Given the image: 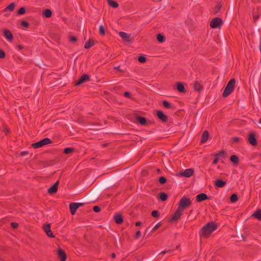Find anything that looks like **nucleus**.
I'll use <instances>...</instances> for the list:
<instances>
[{"label": "nucleus", "mask_w": 261, "mask_h": 261, "mask_svg": "<svg viewBox=\"0 0 261 261\" xmlns=\"http://www.w3.org/2000/svg\"><path fill=\"white\" fill-rule=\"evenodd\" d=\"M6 57V53L5 51L0 49V59H4Z\"/></svg>", "instance_id": "3c124183"}, {"label": "nucleus", "mask_w": 261, "mask_h": 261, "mask_svg": "<svg viewBox=\"0 0 261 261\" xmlns=\"http://www.w3.org/2000/svg\"><path fill=\"white\" fill-rule=\"evenodd\" d=\"M59 184V181H56L53 186L48 188L47 190L48 193L51 195L56 193L58 191Z\"/></svg>", "instance_id": "4468645a"}, {"label": "nucleus", "mask_w": 261, "mask_h": 261, "mask_svg": "<svg viewBox=\"0 0 261 261\" xmlns=\"http://www.w3.org/2000/svg\"><path fill=\"white\" fill-rule=\"evenodd\" d=\"M194 171L192 168L187 169L185 170L183 172H180L179 175L181 176H184L186 177H190L193 175L194 174Z\"/></svg>", "instance_id": "f8f14e48"}, {"label": "nucleus", "mask_w": 261, "mask_h": 261, "mask_svg": "<svg viewBox=\"0 0 261 261\" xmlns=\"http://www.w3.org/2000/svg\"><path fill=\"white\" fill-rule=\"evenodd\" d=\"M176 88L178 91L180 93H185L186 92L183 84L181 82L177 83Z\"/></svg>", "instance_id": "5701e85b"}, {"label": "nucleus", "mask_w": 261, "mask_h": 261, "mask_svg": "<svg viewBox=\"0 0 261 261\" xmlns=\"http://www.w3.org/2000/svg\"><path fill=\"white\" fill-rule=\"evenodd\" d=\"M166 181L167 179L164 176H161L159 179V182L162 185L165 184Z\"/></svg>", "instance_id": "a19ab883"}, {"label": "nucleus", "mask_w": 261, "mask_h": 261, "mask_svg": "<svg viewBox=\"0 0 261 261\" xmlns=\"http://www.w3.org/2000/svg\"><path fill=\"white\" fill-rule=\"evenodd\" d=\"M46 234H47V236L50 238H55V236L53 234L51 230V228L48 230V231H46Z\"/></svg>", "instance_id": "a18cd8bd"}, {"label": "nucleus", "mask_w": 261, "mask_h": 261, "mask_svg": "<svg viewBox=\"0 0 261 261\" xmlns=\"http://www.w3.org/2000/svg\"><path fill=\"white\" fill-rule=\"evenodd\" d=\"M191 204L192 201L190 199L184 196L180 199L178 203V208L184 211L186 208L190 206Z\"/></svg>", "instance_id": "20e7f679"}, {"label": "nucleus", "mask_w": 261, "mask_h": 261, "mask_svg": "<svg viewBox=\"0 0 261 261\" xmlns=\"http://www.w3.org/2000/svg\"><path fill=\"white\" fill-rule=\"evenodd\" d=\"M58 257L60 261H66L67 259V255L64 250L61 248H58L57 250Z\"/></svg>", "instance_id": "1a4fd4ad"}, {"label": "nucleus", "mask_w": 261, "mask_h": 261, "mask_svg": "<svg viewBox=\"0 0 261 261\" xmlns=\"http://www.w3.org/2000/svg\"><path fill=\"white\" fill-rule=\"evenodd\" d=\"M119 36L122 38L123 41L125 42H130V35L124 32H120L119 33Z\"/></svg>", "instance_id": "f3484780"}, {"label": "nucleus", "mask_w": 261, "mask_h": 261, "mask_svg": "<svg viewBox=\"0 0 261 261\" xmlns=\"http://www.w3.org/2000/svg\"><path fill=\"white\" fill-rule=\"evenodd\" d=\"M159 197L161 200L165 201L167 199L168 195L165 193L161 192L159 194Z\"/></svg>", "instance_id": "7c9ffc66"}, {"label": "nucleus", "mask_w": 261, "mask_h": 261, "mask_svg": "<svg viewBox=\"0 0 261 261\" xmlns=\"http://www.w3.org/2000/svg\"><path fill=\"white\" fill-rule=\"evenodd\" d=\"M20 24L25 28H28L29 27V23L25 20H22Z\"/></svg>", "instance_id": "79ce46f5"}, {"label": "nucleus", "mask_w": 261, "mask_h": 261, "mask_svg": "<svg viewBox=\"0 0 261 261\" xmlns=\"http://www.w3.org/2000/svg\"><path fill=\"white\" fill-rule=\"evenodd\" d=\"M27 8L25 7H21L17 11V14L19 15H23L26 13Z\"/></svg>", "instance_id": "f704fd0d"}, {"label": "nucleus", "mask_w": 261, "mask_h": 261, "mask_svg": "<svg viewBox=\"0 0 261 261\" xmlns=\"http://www.w3.org/2000/svg\"><path fill=\"white\" fill-rule=\"evenodd\" d=\"M90 80V76L88 74H83L80 78L75 82V85L80 86L82 84L89 81Z\"/></svg>", "instance_id": "6e6552de"}, {"label": "nucleus", "mask_w": 261, "mask_h": 261, "mask_svg": "<svg viewBox=\"0 0 261 261\" xmlns=\"http://www.w3.org/2000/svg\"><path fill=\"white\" fill-rule=\"evenodd\" d=\"M115 69H116L117 70H119L120 71V72L121 71V70L120 69V67L119 66H118V67H115L114 68Z\"/></svg>", "instance_id": "338daca9"}, {"label": "nucleus", "mask_w": 261, "mask_h": 261, "mask_svg": "<svg viewBox=\"0 0 261 261\" xmlns=\"http://www.w3.org/2000/svg\"><path fill=\"white\" fill-rule=\"evenodd\" d=\"M156 115L159 119H160L163 122H166L168 120L167 116L164 114L162 111H158Z\"/></svg>", "instance_id": "a211bd4d"}, {"label": "nucleus", "mask_w": 261, "mask_h": 261, "mask_svg": "<svg viewBox=\"0 0 261 261\" xmlns=\"http://www.w3.org/2000/svg\"><path fill=\"white\" fill-rule=\"evenodd\" d=\"M163 105L164 107L167 109H170L171 108V105L170 103L166 100H164L163 101Z\"/></svg>", "instance_id": "ea45409f"}, {"label": "nucleus", "mask_w": 261, "mask_h": 261, "mask_svg": "<svg viewBox=\"0 0 261 261\" xmlns=\"http://www.w3.org/2000/svg\"><path fill=\"white\" fill-rule=\"evenodd\" d=\"M222 20L219 17H216L213 18L210 22V27L212 29H216L222 24Z\"/></svg>", "instance_id": "423d86ee"}, {"label": "nucleus", "mask_w": 261, "mask_h": 261, "mask_svg": "<svg viewBox=\"0 0 261 261\" xmlns=\"http://www.w3.org/2000/svg\"><path fill=\"white\" fill-rule=\"evenodd\" d=\"M75 149L72 147H67L64 149L63 152L66 154H68L73 152Z\"/></svg>", "instance_id": "473e14b6"}, {"label": "nucleus", "mask_w": 261, "mask_h": 261, "mask_svg": "<svg viewBox=\"0 0 261 261\" xmlns=\"http://www.w3.org/2000/svg\"><path fill=\"white\" fill-rule=\"evenodd\" d=\"M11 226L12 228L16 229L18 227V224L16 222H12Z\"/></svg>", "instance_id": "5fc2aeb1"}, {"label": "nucleus", "mask_w": 261, "mask_h": 261, "mask_svg": "<svg viewBox=\"0 0 261 261\" xmlns=\"http://www.w3.org/2000/svg\"><path fill=\"white\" fill-rule=\"evenodd\" d=\"M15 6L14 3H12L4 9V11L5 12L9 10L11 12H13L14 10Z\"/></svg>", "instance_id": "c85d7f7f"}, {"label": "nucleus", "mask_w": 261, "mask_h": 261, "mask_svg": "<svg viewBox=\"0 0 261 261\" xmlns=\"http://www.w3.org/2000/svg\"><path fill=\"white\" fill-rule=\"evenodd\" d=\"M217 225L214 222H211L204 226L200 230V234L204 237H208L217 229Z\"/></svg>", "instance_id": "f03ea898"}, {"label": "nucleus", "mask_w": 261, "mask_h": 261, "mask_svg": "<svg viewBox=\"0 0 261 261\" xmlns=\"http://www.w3.org/2000/svg\"><path fill=\"white\" fill-rule=\"evenodd\" d=\"M215 185L218 188H222L226 185V182L221 179H218L215 181Z\"/></svg>", "instance_id": "4be33fe9"}, {"label": "nucleus", "mask_w": 261, "mask_h": 261, "mask_svg": "<svg viewBox=\"0 0 261 261\" xmlns=\"http://www.w3.org/2000/svg\"><path fill=\"white\" fill-rule=\"evenodd\" d=\"M93 210L95 213H99L101 211V208L99 206H94L93 207Z\"/></svg>", "instance_id": "09e8293b"}, {"label": "nucleus", "mask_w": 261, "mask_h": 261, "mask_svg": "<svg viewBox=\"0 0 261 261\" xmlns=\"http://www.w3.org/2000/svg\"><path fill=\"white\" fill-rule=\"evenodd\" d=\"M171 251H172L171 250H168L167 251H163L160 253V254H165L166 253H170V252H171Z\"/></svg>", "instance_id": "680f3d73"}, {"label": "nucleus", "mask_w": 261, "mask_h": 261, "mask_svg": "<svg viewBox=\"0 0 261 261\" xmlns=\"http://www.w3.org/2000/svg\"><path fill=\"white\" fill-rule=\"evenodd\" d=\"M5 37L9 41H12L13 39V36L11 31L8 29L4 30Z\"/></svg>", "instance_id": "6ab92c4d"}, {"label": "nucleus", "mask_w": 261, "mask_h": 261, "mask_svg": "<svg viewBox=\"0 0 261 261\" xmlns=\"http://www.w3.org/2000/svg\"><path fill=\"white\" fill-rule=\"evenodd\" d=\"M157 40L159 42H164L165 40H166V38H165V37L161 34H159L158 35H157Z\"/></svg>", "instance_id": "c9c22d12"}, {"label": "nucleus", "mask_w": 261, "mask_h": 261, "mask_svg": "<svg viewBox=\"0 0 261 261\" xmlns=\"http://www.w3.org/2000/svg\"><path fill=\"white\" fill-rule=\"evenodd\" d=\"M151 215L153 217H158L160 216V213L158 211L154 210L151 212Z\"/></svg>", "instance_id": "37998d69"}, {"label": "nucleus", "mask_w": 261, "mask_h": 261, "mask_svg": "<svg viewBox=\"0 0 261 261\" xmlns=\"http://www.w3.org/2000/svg\"><path fill=\"white\" fill-rule=\"evenodd\" d=\"M225 152L224 150H221L217 153V155H219V157L224 156L225 155Z\"/></svg>", "instance_id": "603ef678"}, {"label": "nucleus", "mask_w": 261, "mask_h": 261, "mask_svg": "<svg viewBox=\"0 0 261 261\" xmlns=\"http://www.w3.org/2000/svg\"><path fill=\"white\" fill-rule=\"evenodd\" d=\"M222 5L221 4V3L220 2H218L217 3L216 6L214 8V14L216 15L218 13H219V12L220 11V10L222 8Z\"/></svg>", "instance_id": "bb28decb"}, {"label": "nucleus", "mask_w": 261, "mask_h": 261, "mask_svg": "<svg viewBox=\"0 0 261 261\" xmlns=\"http://www.w3.org/2000/svg\"><path fill=\"white\" fill-rule=\"evenodd\" d=\"M214 156H215V158L218 157V159H219V158H220V157H219V156L217 155V153H216V154H214Z\"/></svg>", "instance_id": "774afa93"}, {"label": "nucleus", "mask_w": 261, "mask_h": 261, "mask_svg": "<svg viewBox=\"0 0 261 261\" xmlns=\"http://www.w3.org/2000/svg\"><path fill=\"white\" fill-rule=\"evenodd\" d=\"M111 257H112L113 258H115V257H116V254H115V253H112V254H111Z\"/></svg>", "instance_id": "69168bd1"}, {"label": "nucleus", "mask_w": 261, "mask_h": 261, "mask_svg": "<svg viewBox=\"0 0 261 261\" xmlns=\"http://www.w3.org/2000/svg\"><path fill=\"white\" fill-rule=\"evenodd\" d=\"M46 234H47V236L50 238H55V236L53 234L51 230V228L48 230V231H46Z\"/></svg>", "instance_id": "49530a36"}, {"label": "nucleus", "mask_w": 261, "mask_h": 261, "mask_svg": "<svg viewBox=\"0 0 261 261\" xmlns=\"http://www.w3.org/2000/svg\"><path fill=\"white\" fill-rule=\"evenodd\" d=\"M139 62L141 63H144L146 62L147 58L143 56H139L138 59Z\"/></svg>", "instance_id": "58836bf2"}, {"label": "nucleus", "mask_w": 261, "mask_h": 261, "mask_svg": "<svg viewBox=\"0 0 261 261\" xmlns=\"http://www.w3.org/2000/svg\"><path fill=\"white\" fill-rule=\"evenodd\" d=\"M42 14L43 16L48 18H50L52 16L53 13L50 9H46L43 11Z\"/></svg>", "instance_id": "393cba45"}, {"label": "nucleus", "mask_w": 261, "mask_h": 261, "mask_svg": "<svg viewBox=\"0 0 261 261\" xmlns=\"http://www.w3.org/2000/svg\"><path fill=\"white\" fill-rule=\"evenodd\" d=\"M218 160H219V159H218V157L215 158L214 159L213 162H212V164H213V165L216 164L218 163Z\"/></svg>", "instance_id": "bf43d9fd"}, {"label": "nucleus", "mask_w": 261, "mask_h": 261, "mask_svg": "<svg viewBox=\"0 0 261 261\" xmlns=\"http://www.w3.org/2000/svg\"><path fill=\"white\" fill-rule=\"evenodd\" d=\"M116 178L114 177H110L100 182L86 197V199L94 201L101 190L109 189L116 185Z\"/></svg>", "instance_id": "f257e3e1"}, {"label": "nucleus", "mask_w": 261, "mask_h": 261, "mask_svg": "<svg viewBox=\"0 0 261 261\" xmlns=\"http://www.w3.org/2000/svg\"><path fill=\"white\" fill-rule=\"evenodd\" d=\"M231 140L234 143H238L240 140V138L237 137H232Z\"/></svg>", "instance_id": "8fccbe9b"}, {"label": "nucleus", "mask_w": 261, "mask_h": 261, "mask_svg": "<svg viewBox=\"0 0 261 261\" xmlns=\"http://www.w3.org/2000/svg\"><path fill=\"white\" fill-rule=\"evenodd\" d=\"M57 163V161L56 160H50L48 161H42L40 162V164L41 166L44 168L53 166L54 165H55Z\"/></svg>", "instance_id": "9d476101"}, {"label": "nucleus", "mask_w": 261, "mask_h": 261, "mask_svg": "<svg viewBox=\"0 0 261 261\" xmlns=\"http://www.w3.org/2000/svg\"><path fill=\"white\" fill-rule=\"evenodd\" d=\"M252 217H254L258 220L261 221V209L257 210L252 215Z\"/></svg>", "instance_id": "a878e982"}, {"label": "nucleus", "mask_w": 261, "mask_h": 261, "mask_svg": "<svg viewBox=\"0 0 261 261\" xmlns=\"http://www.w3.org/2000/svg\"><path fill=\"white\" fill-rule=\"evenodd\" d=\"M230 160L236 165H238L239 163V158L236 155H231L230 157Z\"/></svg>", "instance_id": "cd10ccee"}, {"label": "nucleus", "mask_w": 261, "mask_h": 261, "mask_svg": "<svg viewBox=\"0 0 261 261\" xmlns=\"http://www.w3.org/2000/svg\"><path fill=\"white\" fill-rule=\"evenodd\" d=\"M194 90L198 92H200L203 89V86L198 81H196L193 86Z\"/></svg>", "instance_id": "b1692460"}, {"label": "nucleus", "mask_w": 261, "mask_h": 261, "mask_svg": "<svg viewBox=\"0 0 261 261\" xmlns=\"http://www.w3.org/2000/svg\"><path fill=\"white\" fill-rule=\"evenodd\" d=\"M209 137V133L207 130H204L202 135L201 136V143H204L206 142Z\"/></svg>", "instance_id": "aec40b11"}, {"label": "nucleus", "mask_w": 261, "mask_h": 261, "mask_svg": "<svg viewBox=\"0 0 261 261\" xmlns=\"http://www.w3.org/2000/svg\"><path fill=\"white\" fill-rule=\"evenodd\" d=\"M31 145L32 147L35 149L39 148L43 146L40 140L37 142L32 144Z\"/></svg>", "instance_id": "72a5a7b5"}, {"label": "nucleus", "mask_w": 261, "mask_h": 261, "mask_svg": "<svg viewBox=\"0 0 261 261\" xmlns=\"http://www.w3.org/2000/svg\"><path fill=\"white\" fill-rule=\"evenodd\" d=\"M77 38L74 36H71L69 37V41L72 43H75L77 41Z\"/></svg>", "instance_id": "de8ad7c7"}, {"label": "nucleus", "mask_w": 261, "mask_h": 261, "mask_svg": "<svg viewBox=\"0 0 261 261\" xmlns=\"http://www.w3.org/2000/svg\"><path fill=\"white\" fill-rule=\"evenodd\" d=\"M209 199L210 198L205 193H200L196 196V201L197 202H201L202 201Z\"/></svg>", "instance_id": "dca6fc26"}, {"label": "nucleus", "mask_w": 261, "mask_h": 261, "mask_svg": "<svg viewBox=\"0 0 261 261\" xmlns=\"http://www.w3.org/2000/svg\"><path fill=\"white\" fill-rule=\"evenodd\" d=\"M40 141H41V143L43 146L46 145L51 144L53 143V141L49 138H45L41 140Z\"/></svg>", "instance_id": "c756f323"}, {"label": "nucleus", "mask_w": 261, "mask_h": 261, "mask_svg": "<svg viewBox=\"0 0 261 261\" xmlns=\"http://www.w3.org/2000/svg\"><path fill=\"white\" fill-rule=\"evenodd\" d=\"M235 84L236 80L234 79H232L229 81L223 92V97H226L232 92Z\"/></svg>", "instance_id": "7ed1b4c3"}, {"label": "nucleus", "mask_w": 261, "mask_h": 261, "mask_svg": "<svg viewBox=\"0 0 261 261\" xmlns=\"http://www.w3.org/2000/svg\"><path fill=\"white\" fill-rule=\"evenodd\" d=\"M141 231L140 230H138L137 231L135 235V238L137 239L140 238V237H141Z\"/></svg>", "instance_id": "6e6d98bb"}, {"label": "nucleus", "mask_w": 261, "mask_h": 261, "mask_svg": "<svg viewBox=\"0 0 261 261\" xmlns=\"http://www.w3.org/2000/svg\"><path fill=\"white\" fill-rule=\"evenodd\" d=\"M248 141L249 143L252 146H255L257 144L256 139L255 135L253 133H250L248 136Z\"/></svg>", "instance_id": "2eb2a0df"}, {"label": "nucleus", "mask_w": 261, "mask_h": 261, "mask_svg": "<svg viewBox=\"0 0 261 261\" xmlns=\"http://www.w3.org/2000/svg\"><path fill=\"white\" fill-rule=\"evenodd\" d=\"M230 201L232 202V203H234L236 202V201H238V195L237 194H233L231 195L230 196Z\"/></svg>", "instance_id": "e433bc0d"}, {"label": "nucleus", "mask_w": 261, "mask_h": 261, "mask_svg": "<svg viewBox=\"0 0 261 261\" xmlns=\"http://www.w3.org/2000/svg\"><path fill=\"white\" fill-rule=\"evenodd\" d=\"M124 96L126 97H128V98H130V92H124Z\"/></svg>", "instance_id": "13d9d810"}, {"label": "nucleus", "mask_w": 261, "mask_h": 261, "mask_svg": "<svg viewBox=\"0 0 261 261\" xmlns=\"http://www.w3.org/2000/svg\"><path fill=\"white\" fill-rule=\"evenodd\" d=\"M17 47L19 49H22L24 48V46L22 45H18Z\"/></svg>", "instance_id": "e2e57ef3"}, {"label": "nucleus", "mask_w": 261, "mask_h": 261, "mask_svg": "<svg viewBox=\"0 0 261 261\" xmlns=\"http://www.w3.org/2000/svg\"><path fill=\"white\" fill-rule=\"evenodd\" d=\"M84 205V203L71 202L69 204V209L72 215H75L76 210Z\"/></svg>", "instance_id": "39448f33"}, {"label": "nucleus", "mask_w": 261, "mask_h": 261, "mask_svg": "<svg viewBox=\"0 0 261 261\" xmlns=\"http://www.w3.org/2000/svg\"><path fill=\"white\" fill-rule=\"evenodd\" d=\"M142 224V222H137L135 223V225L137 226H140Z\"/></svg>", "instance_id": "0e129e2a"}, {"label": "nucleus", "mask_w": 261, "mask_h": 261, "mask_svg": "<svg viewBox=\"0 0 261 261\" xmlns=\"http://www.w3.org/2000/svg\"><path fill=\"white\" fill-rule=\"evenodd\" d=\"M3 131L5 132L6 134L10 133V130H9V129L8 128V127H7V126L6 125H5V126H4V130Z\"/></svg>", "instance_id": "4d7b16f0"}, {"label": "nucleus", "mask_w": 261, "mask_h": 261, "mask_svg": "<svg viewBox=\"0 0 261 261\" xmlns=\"http://www.w3.org/2000/svg\"><path fill=\"white\" fill-rule=\"evenodd\" d=\"M28 154V152L27 151H22L20 153V156H24Z\"/></svg>", "instance_id": "052dcab7"}, {"label": "nucleus", "mask_w": 261, "mask_h": 261, "mask_svg": "<svg viewBox=\"0 0 261 261\" xmlns=\"http://www.w3.org/2000/svg\"><path fill=\"white\" fill-rule=\"evenodd\" d=\"M108 4L112 8H116L118 7L119 5L117 2L113 0H108Z\"/></svg>", "instance_id": "2f4dec72"}, {"label": "nucleus", "mask_w": 261, "mask_h": 261, "mask_svg": "<svg viewBox=\"0 0 261 261\" xmlns=\"http://www.w3.org/2000/svg\"><path fill=\"white\" fill-rule=\"evenodd\" d=\"M95 44V41L93 39H90L88 40L84 45V48L89 49Z\"/></svg>", "instance_id": "412c9836"}, {"label": "nucleus", "mask_w": 261, "mask_h": 261, "mask_svg": "<svg viewBox=\"0 0 261 261\" xmlns=\"http://www.w3.org/2000/svg\"><path fill=\"white\" fill-rule=\"evenodd\" d=\"M114 220L117 224H120L123 222V218L121 213L118 212L116 213L114 217Z\"/></svg>", "instance_id": "ddd939ff"}, {"label": "nucleus", "mask_w": 261, "mask_h": 261, "mask_svg": "<svg viewBox=\"0 0 261 261\" xmlns=\"http://www.w3.org/2000/svg\"><path fill=\"white\" fill-rule=\"evenodd\" d=\"M161 226V223L159 222L157 223L154 227L152 229L151 231H153L156 230L158 228H159Z\"/></svg>", "instance_id": "864d4df0"}, {"label": "nucleus", "mask_w": 261, "mask_h": 261, "mask_svg": "<svg viewBox=\"0 0 261 261\" xmlns=\"http://www.w3.org/2000/svg\"><path fill=\"white\" fill-rule=\"evenodd\" d=\"M51 228L50 224H47L45 225H44L43 226V229L44 231L46 232V231L49 230Z\"/></svg>", "instance_id": "c03bdc74"}, {"label": "nucleus", "mask_w": 261, "mask_h": 261, "mask_svg": "<svg viewBox=\"0 0 261 261\" xmlns=\"http://www.w3.org/2000/svg\"><path fill=\"white\" fill-rule=\"evenodd\" d=\"M133 115L135 117L137 123L142 125H146L147 124V120L145 117L139 116L136 114H134Z\"/></svg>", "instance_id": "9b49d317"}, {"label": "nucleus", "mask_w": 261, "mask_h": 261, "mask_svg": "<svg viewBox=\"0 0 261 261\" xmlns=\"http://www.w3.org/2000/svg\"><path fill=\"white\" fill-rule=\"evenodd\" d=\"M182 212V211L180 210L178 208L177 210L175 212L172 217L170 219L169 222L178 221L181 217Z\"/></svg>", "instance_id": "0eeeda50"}, {"label": "nucleus", "mask_w": 261, "mask_h": 261, "mask_svg": "<svg viewBox=\"0 0 261 261\" xmlns=\"http://www.w3.org/2000/svg\"><path fill=\"white\" fill-rule=\"evenodd\" d=\"M99 34L102 36H105L106 35V30L104 27L102 25L99 26Z\"/></svg>", "instance_id": "4c0bfd02"}]
</instances>
